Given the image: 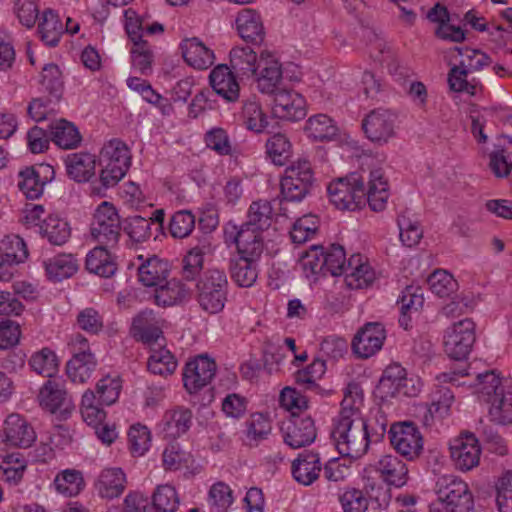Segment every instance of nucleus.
Masks as SVG:
<instances>
[{
  "mask_svg": "<svg viewBox=\"0 0 512 512\" xmlns=\"http://www.w3.org/2000/svg\"><path fill=\"white\" fill-rule=\"evenodd\" d=\"M471 376L474 377V382H470L469 385L473 386L478 396L489 405L488 416L491 422L502 426L511 424L512 393L506 390L502 378L495 370L477 372L470 365L468 369L442 373L437 377V380L440 383H450L459 387L467 383L466 381H461V378Z\"/></svg>",
  "mask_w": 512,
  "mask_h": 512,
  "instance_id": "nucleus-1",
  "label": "nucleus"
},
{
  "mask_svg": "<svg viewBox=\"0 0 512 512\" xmlns=\"http://www.w3.org/2000/svg\"><path fill=\"white\" fill-rule=\"evenodd\" d=\"M327 190L331 203L340 210H355L367 200L373 211H383L389 197L388 182L381 168L369 172L367 188L363 177L352 173L331 182Z\"/></svg>",
  "mask_w": 512,
  "mask_h": 512,
  "instance_id": "nucleus-2",
  "label": "nucleus"
},
{
  "mask_svg": "<svg viewBox=\"0 0 512 512\" xmlns=\"http://www.w3.org/2000/svg\"><path fill=\"white\" fill-rule=\"evenodd\" d=\"M331 437L342 456L358 459L368 450L369 426L360 413L353 410H341L334 420Z\"/></svg>",
  "mask_w": 512,
  "mask_h": 512,
  "instance_id": "nucleus-3",
  "label": "nucleus"
},
{
  "mask_svg": "<svg viewBox=\"0 0 512 512\" xmlns=\"http://www.w3.org/2000/svg\"><path fill=\"white\" fill-rule=\"evenodd\" d=\"M196 300L207 314L220 313L226 304L228 279L224 271L213 268L200 275L196 287Z\"/></svg>",
  "mask_w": 512,
  "mask_h": 512,
  "instance_id": "nucleus-4",
  "label": "nucleus"
},
{
  "mask_svg": "<svg viewBox=\"0 0 512 512\" xmlns=\"http://www.w3.org/2000/svg\"><path fill=\"white\" fill-rule=\"evenodd\" d=\"M131 164L128 146L119 139L107 142L100 151V182L104 188L114 187L126 175Z\"/></svg>",
  "mask_w": 512,
  "mask_h": 512,
  "instance_id": "nucleus-5",
  "label": "nucleus"
},
{
  "mask_svg": "<svg viewBox=\"0 0 512 512\" xmlns=\"http://www.w3.org/2000/svg\"><path fill=\"white\" fill-rule=\"evenodd\" d=\"M435 493L440 505L456 512H471L474 498L468 484L459 476L444 474L437 477Z\"/></svg>",
  "mask_w": 512,
  "mask_h": 512,
  "instance_id": "nucleus-6",
  "label": "nucleus"
},
{
  "mask_svg": "<svg viewBox=\"0 0 512 512\" xmlns=\"http://www.w3.org/2000/svg\"><path fill=\"white\" fill-rule=\"evenodd\" d=\"M90 235L94 242L110 249L118 246L121 238V222L113 204L104 201L95 210L90 224Z\"/></svg>",
  "mask_w": 512,
  "mask_h": 512,
  "instance_id": "nucleus-7",
  "label": "nucleus"
},
{
  "mask_svg": "<svg viewBox=\"0 0 512 512\" xmlns=\"http://www.w3.org/2000/svg\"><path fill=\"white\" fill-rule=\"evenodd\" d=\"M314 180L311 163L299 158L286 167L280 183L281 194L285 200L301 201L310 192Z\"/></svg>",
  "mask_w": 512,
  "mask_h": 512,
  "instance_id": "nucleus-8",
  "label": "nucleus"
},
{
  "mask_svg": "<svg viewBox=\"0 0 512 512\" xmlns=\"http://www.w3.org/2000/svg\"><path fill=\"white\" fill-rule=\"evenodd\" d=\"M474 342L475 324L469 318L453 323L444 334L445 352L455 360L466 358Z\"/></svg>",
  "mask_w": 512,
  "mask_h": 512,
  "instance_id": "nucleus-9",
  "label": "nucleus"
},
{
  "mask_svg": "<svg viewBox=\"0 0 512 512\" xmlns=\"http://www.w3.org/2000/svg\"><path fill=\"white\" fill-rule=\"evenodd\" d=\"M225 239L236 245L239 256L260 259L264 249L263 231L229 223L225 228Z\"/></svg>",
  "mask_w": 512,
  "mask_h": 512,
  "instance_id": "nucleus-10",
  "label": "nucleus"
},
{
  "mask_svg": "<svg viewBox=\"0 0 512 512\" xmlns=\"http://www.w3.org/2000/svg\"><path fill=\"white\" fill-rule=\"evenodd\" d=\"M392 447L408 460L416 459L423 450V438L412 422L394 423L389 430Z\"/></svg>",
  "mask_w": 512,
  "mask_h": 512,
  "instance_id": "nucleus-11",
  "label": "nucleus"
},
{
  "mask_svg": "<svg viewBox=\"0 0 512 512\" xmlns=\"http://www.w3.org/2000/svg\"><path fill=\"white\" fill-rule=\"evenodd\" d=\"M378 388L385 397H413L420 392L421 384L407 378L406 370L400 364L394 363L384 370Z\"/></svg>",
  "mask_w": 512,
  "mask_h": 512,
  "instance_id": "nucleus-12",
  "label": "nucleus"
},
{
  "mask_svg": "<svg viewBox=\"0 0 512 512\" xmlns=\"http://www.w3.org/2000/svg\"><path fill=\"white\" fill-rule=\"evenodd\" d=\"M449 449L453 464L460 471L468 472L480 463L481 448L473 433L463 432L453 438Z\"/></svg>",
  "mask_w": 512,
  "mask_h": 512,
  "instance_id": "nucleus-13",
  "label": "nucleus"
},
{
  "mask_svg": "<svg viewBox=\"0 0 512 512\" xmlns=\"http://www.w3.org/2000/svg\"><path fill=\"white\" fill-rule=\"evenodd\" d=\"M396 115L387 109H375L365 116L362 128L373 143L383 145L395 136Z\"/></svg>",
  "mask_w": 512,
  "mask_h": 512,
  "instance_id": "nucleus-14",
  "label": "nucleus"
},
{
  "mask_svg": "<svg viewBox=\"0 0 512 512\" xmlns=\"http://www.w3.org/2000/svg\"><path fill=\"white\" fill-rule=\"evenodd\" d=\"M252 77H255L259 92L273 95L281 90L279 85L283 78L282 65L272 52L262 50L259 54L257 71Z\"/></svg>",
  "mask_w": 512,
  "mask_h": 512,
  "instance_id": "nucleus-15",
  "label": "nucleus"
},
{
  "mask_svg": "<svg viewBox=\"0 0 512 512\" xmlns=\"http://www.w3.org/2000/svg\"><path fill=\"white\" fill-rule=\"evenodd\" d=\"M273 114L283 120L299 121L307 115L305 98L292 89H281L273 94Z\"/></svg>",
  "mask_w": 512,
  "mask_h": 512,
  "instance_id": "nucleus-16",
  "label": "nucleus"
},
{
  "mask_svg": "<svg viewBox=\"0 0 512 512\" xmlns=\"http://www.w3.org/2000/svg\"><path fill=\"white\" fill-rule=\"evenodd\" d=\"M216 373V363L207 356L200 355L189 361L183 371V383L190 393H196L208 385Z\"/></svg>",
  "mask_w": 512,
  "mask_h": 512,
  "instance_id": "nucleus-17",
  "label": "nucleus"
},
{
  "mask_svg": "<svg viewBox=\"0 0 512 512\" xmlns=\"http://www.w3.org/2000/svg\"><path fill=\"white\" fill-rule=\"evenodd\" d=\"M54 177V169L48 164L27 167L19 172L18 187L29 199H37L43 194L44 186Z\"/></svg>",
  "mask_w": 512,
  "mask_h": 512,
  "instance_id": "nucleus-18",
  "label": "nucleus"
},
{
  "mask_svg": "<svg viewBox=\"0 0 512 512\" xmlns=\"http://www.w3.org/2000/svg\"><path fill=\"white\" fill-rule=\"evenodd\" d=\"M386 339L384 326L378 322L367 323L354 337L352 347L361 358L376 354Z\"/></svg>",
  "mask_w": 512,
  "mask_h": 512,
  "instance_id": "nucleus-19",
  "label": "nucleus"
},
{
  "mask_svg": "<svg viewBox=\"0 0 512 512\" xmlns=\"http://www.w3.org/2000/svg\"><path fill=\"white\" fill-rule=\"evenodd\" d=\"M344 281L349 289H367L377 279V274L368 260L361 254L352 255L344 271Z\"/></svg>",
  "mask_w": 512,
  "mask_h": 512,
  "instance_id": "nucleus-20",
  "label": "nucleus"
},
{
  "mask_svg": "<svg viewBox=\"0 0 512 512\" xmlns=\"http://www.w3.org/2000/svg\"><path fill=\"white\" fill-rule=\"evenodd\" d=\"M316 428L308 415H293L286 424L284 441L293 449H298L314 442Z\"/></svg>",
  "mask_w": 512,
  "mask_h": 512,
  "instance_id": "nucleus-21",
  "label": "nucleus"
},
{
  "mask_svg": "<svg viewBox=\"0 0 512 512\" xmlns=\"http://www.w3.org/2000/svg\"><path fill=\"white\" fill-rule=\"evenodd\" d=\"M5 442L14 447L28 448L36 440L34 428L21 415L12 413L4 421Z\"/></svg>",
  "mask_w": 512,
  "mask_h": 512,
  "instance_id": "nucleus-22",
  "label": "nucleus"
},
{
  "mask_svg": "<svg viewBox=\"0 0 512 512\" xmlns=\"http://www.w3.org/2000/svg\"><path fill=\"white\" fill-rule=\"evenodd\" d=\"M238 35L246 42L260 44L265 38V28L260 13L252 8L239 10L235 17Z\"/></svg>",
  "mask_w": 512,
  "mask_h": 512,
  "instance_id": "nucleus-23",
  "label": "nucleus"
},
{
  "mask_svg": "<svg viewBox=\"0 0 512 512\" xmlns=\"http://www.w3.org/2000/svg\"><path fill=\"white\" fill-rule=\"evenodd\" d=\"M180 49L185 62L195 69L205 70L214 64V52L197 37L183 39Z\"/></svg>",
  "mask_w": 512,
  "mask_h": 512,
  "instance_id": "nucleus-24",
  "label": "nucleus"
},
{
  "mask_svg": "<svg viewBox=\"0 0 512 512\" xmlns=\"http://www.w3.org/2000/svg\"><path fill=\"white\" fill-rule=\"evenodd\" d=\"M137 259L140 263L137 266L139 281L147 286L153 287L164 283L169 276V263L153 255L144 258L139 255Z\"/></svg>",
  "mask_w": 512,
  "mask_h": 512,
  "instance_id": "nucleus-25",
  "label": "nucleus"
},
{
  "mask_svg": "<svg viewBox=\"0 0 512 512\" xmlns=\"http://www.w3.org/2000/svg\"><path fill=\"white\" fill-rule=\"evenodd\" d=\"M131 332L137 340L150 346L158 344L162 337L160 321L150 310L140 312L133 319Z\"/></svg>",
  "mask_w": 512,
  "mask_h": 512,
  "instance_id": "nucleus-26",
  "label": "nucleus"
},
{
  "mask_svg": "<svg viewBox=\"0 0 512 512\" xmlns=\"http://www.w3.org/2000/svg\"><path fill=\"white\" fill-rule=\"evenodd\" d=\"M234 73L227 65H218L209 76L213 90L228 102L239 98L240 87Z\"/></svg>",
  "mask_w": 512,
  "mask_h": 512,
  "instance_id": "nucleus-27",
  "label": "nucleus"
},
{
  "mask_svg": "<svg viewBox=\"0 0 512 512\" xmlns=\"http://www.w3.org/2000/svg\"><path fill=\"white\" fill-rule=\"evenodd\" d=\"M380 478L389 486L402 487L408 480L406 463L394 455H385L375 466Z\"/></svg>",
  "mask_w": 512,
  "mask_h": 512,
  "instance_id": "nucleus-28",
  "label": "nucleus"
},
{
  "mask_svg": "<svg viewBox=\"0 0 512 512\" xmlns=\"http://www.w3.org/2000/svg\"><path fill=\"white\" fill-rule=\"evenodd\" d=\"M292 475L294 479L305 486L311 485L321 471V464L318 454L311 451H304L292 462Z\"/></svg>",
  "mask_w": 512,
  "mask_h": 512,
  "instance_id": "nucleus-29",
  "label": "nucleus"
},
{
  "mask_svg": "<svg viewBox=\"0 0 512 512\" xmlns=\"http://www.w3.org/2000/svg\"><path fill=\"white\" fill-rule=\"evenodd\" d=\"M113 249L98 244L86 256V268L89 272L101 277H111L117 270V264L112 254Z\"/></svg>",
  "mask_w": 512,
  "mask_h": 512,
  "instance_id": "nucleus-30",
  "label": "nucleus"
},
{
  "mask_svg": "<svg viewBox=\"0 0 512 512\" xmlns=\"http://www.w3.org/2000/svg\"><path fill=\"white\" fill-rule=\"evenodd\" d=\"M193 422L192 411L186 407H176L166 411L162 420L165 437L176 439L185 434Z\"/></svg>",
  "mask_w": 512,
  "mask_h": 512,
  "instance_id": "nucleus-31",
  "label": "nucleus"
},
{
  "mask_svg": "<svg viewBox=\"0 0 512 512\" xmlns=\"http://www.w3.org/2000/svg\"><path fill=\"white\" fill-rule=\"evenodd\" d=\"M38 401L40 406L50 413H56L62 407L66 410L70 405V399L63 385L56 380L45 382L39 390Z\"/></svg>",
  "mask_w": 512,
  "mask_h": 512,
  "instance_id": "nucleus-32",
  "label": "nucleus"
},
{
  "mask_svg": "<svg viewBox=\"0 0 512 512\" xmlns=\"http://www.w3.org/2000/svg\"><path fill=\"white\" fill-rule=\"evenodd\" d=\"M126 482V475L121 468H106L98 478L97 490L103 498H117L124 492Z\"/></svg>",
  "mask_w": 512,
  "mask_h": 512,
  "instance_id": "nucleus-33",
  "label": "nucleus"
},
{
  "mask_svg": "<svg viewBox=\"0 0 512 512\" xmlns=\"http://www.w3.org/2000/svg\"><path fill=\"white\" fill-rule=\"evenodd\" d=\"M230 65L235 74L241 77H252L258 67L259 55L248 46H237L230 51Z\"/></svg>",
  "mask_w": 512,
  "mask_h": 512,
  "instance_id": "nucleus-34",
  "label": "nucleus"
},
{
  "mask_svg": "<svg viewBox=\"0 0 512 512\" xmlns=\"http://www.w3.org/2000/svg\"><path fill=\"white\" fill-rule=\"evenodd\" d=\"M95 157L90 153H73L66 157L68 176L76 182H86L95 173Z\"/></svg>",
  "mask_w": 512,
  "mask_h": 512,
  "instance_id": "nucleus-35",
  "label": "nucleus"
},
{
  "mask_svg": "<svg viewBox=\"0 0 512 512\" xmlns=\"http://www.w3.org/2000/svg\"><path fill=\"white\" fill-rule=\"evenodd\" d=\"M51 140L63 149L77 148L82 140L78 128L65 119H59L50 125Z\"/></svg>",
  "mask_w": 512,
  "mask_h": 512,
  "instance_id": "nucleus-36",
  "label": "nucleus"
},
{
  "mask_svg": "<svg viewBox=\"0 0 512 512\" xmlns=\"http://www.w3.org/2000/svg\"><path fill=\"white\" fill-rule=\"evenodd\" d=\"M38 33L41 40L47 45L54 47L58 45L61 36L64 33V25L59 15L53 10H45L38 25Z\"/></svg>",
  "mask_w": 512,
  "mask_h": 512,
  "instance_id": "nucleus-37",
  "label": "nucleus"
},
{
  "mask_svg": "<svg viewBox=\"0 0 512 512\" xmlns=\"http://www.w3.org/2000/svg\"><path fill=\"white\" fill-rule=\"evenodd\" d=\"M305 132L314 141H327L337 135L338 127L328 115L316 114L306 121Z\"/></svg>",
  "mask_w": 512,
  "mask_h": 512,
  "instance_id": "nucleus-38",
  "label": "nucleus"
},
{
  "mask_svg": "<svg viewBox=\"0 0 512 512\" xmlns=\"http://www.w3.org/2000/svg\"><path fill=\"white\" fill-rule=\"evenodd\" d=\"M157 345V348L151 346L150 356L147 361L148 370L160 376L173 374L177 367L174 355L159 343Z\"/></svg>",
  "mask_w": 512,
  "mask_h": 512,
  "instance_id": "nucleus-39",
  "label": "nucleus"
},
{
  "mask_svg": "<svg viewBox=\"0 0 512 512\" xmlns=\"http://www.w3.org/2000/svg\"><path fill=\"white\" fill-rule=\"evenodd\" d=\"M259 259H250V257L239 256L231 261V278L240 287L252 286L258 276L257 261Z\"/></svg>",
  "mask_w": 512,
  "mask_h": 512,
  "instance_id": "nucleus-40",
  "label": "nucleus"
},
{
  "mask_svg": "<svg viewBox=\"0 0 512 512\" xmlns=\"http://www.w3.org/2000/svg\"><path fill=\"white\" fill-rule=\"evenodd\" d=\"M47 275L50 279L60 281L74 275L78 270V261L71 254H59L44 261Z\"/></svg>",
  "mask_w": 512,
  "mask_h": 512,
  "instance_id": "nucleus-41",
  "label": "nucleus"
},
{
  "mask_svg": "<svg viewBox=\"0 0 512 512\" xmlns=\"http://www.w3.org/2000/svg\"><path fill=\"white\" fill-rule=\"evenodd\" d=\"M245 127L256 133L263 132L269 125L268 117L255 97L247 99L242 107Z\"/></svg>",
  "mask_w": 512,
  "mask_h": 512,
  "instance_id": "nucleus-42",
  "label": "nucleus"
},
{
  "mask_svg": "<svg viewBox=\"0 0 512 512\" xmlns=\"http://www.w3.org/2000/svg\"><path fill=\"white\" fill-rule=\"evenodd\" d=\"M97 365L94 355L73 356L66 364V374L71 382L84 384L90 379Z\"/></svg>",
  "mask_w": 512,
  "mask_h": 512,
  "instance_id": "nucleus-43",
  "label": "nucleus"
},
{
  "mask_svg": "<svg viewBox=\"0 0 512 512\" xmlns=\"http://www.w3.org/2000/svg\"><path fill=\"white\" fill-rule=\"evenodd\" d=\"M156 287L154 298L158 306H173L181 302L187 295L185 285L176 279L165 281V284L162 283Z\"/></svg>",
  "mask_w": 512,
  "mask_h": 512,
  "instance_id": "nucleus-44",
  "label": "nucleus"
},
{
  "mask_svg": "<svg viewBox=\"0 0 512 512\" xmlns=\"http://www.w3.org/2000/svg\"><path fill=\"white\" fill-rule=\"evenodd\" d=\"M273 209L269 201H253L247 212V221L244 225L256 230H267L272 222Z\"/></svg>",
  "mask_w": 512,
  "mask_h": 512,
  "instance_id": "nucleus-45",
  "label": "nucleus"
},
{
  "mask_svg": "<svg viewBox=\"0 0 512 512\" xmlns=\"http://www.w3.org/2000/svg\"><path fill=\"white\" fill-rule=\"evenodd\" d=\"M27 470V460L20 453H12L3 459L0 464L2 478L10 485H17Z\"/></svg>",
  "mask_w": 512,
  "mask_h": 512,
  "instance_id": "nucleus-46",
  "label": "nucleus"
},
{
  "mask_svg": "<svg viewBox=\"0 0 512 512\" xmlns=\"http://www.w3.org/2000/svg\"><path fill=\"white\" fill-rule=\"evenodd\" d=\"M266 153L275 165L282 166L292 155V144L286 135L276 133L266 141Z\"/></svg>",
  "mask_w": 512,
  "mask_h": 512,
  "instance_id": "nucleus-47",
  "label": "nucleus"
},
{
  "mask_svg": "<svg viewBox=\"0 0 512 512\" xmlns=\"http://www.w3.org/2000/svg\"><path fill=\"white\" fill-rule=\"evenodd\" d=\"M208 507L211 512H226L233 504V491L222 481L214 483L208 493Z\"/></svg>",
  "mask_w": 512,
  "mask_h": 512,
  "instance_id": "nucleus-48",
  "label": "nucleus"
},
{
  "mask_svg": "<svg viewBox=\"0 0 512 512\" xmlns=\"http://www.w3.org/2000/svg\"><path fill=\"white\" fill-rule=\"evenodd\" d=\"M83 485L82 474L75 469L63 470L54 479L56 491L68 497L77 495L82 490Z\"/></svg>",
  "mask_w": 512,
  "mask_h": 512,
  "instance_id": "nucleus-49",
  "label": "nucleus"
},
{
  "mask_svg": "<svg viewBox=\"0 0 512 512\" xmlns=\"http://www.w3.org/2000/svg\"><path fill=\"white\" fill-rule=\"evenodd\" d=\"M41 232L53 245H63L70 237L68 223L57 216H49L41 226Z\"/></svg>",
  "mask_w": 512,
  "mask_h": 512,
  "instance_id": "nucleus-50",
  "label": "nucleus"
},
{
  "mask_svg": "<svg viewBox=\"0 0 512 512\" xmlns=\"http://www.w3.org/2000/svg\"><path fill=\"white\" fill-rule=\"evenodd\" d=\"M323 275L329 273L332 276L343 275L347 267L346 254L342 246L332 244L324 248Z\"/></svg>",
  "mask_w": 512,
  "mask_h": 512,
  "instance_id": "nucleus-51",
  "label": "nucleus"
},
{
  "mask_svg": "<svg viewBox=\"0 0 512 512\" xmlns=\"http://www.w3.org/2000/svg\"><path fill=\"white\" fill-rule=\"evenodd\" d=\"M179 503L177 491L170 485L158 486L152 495V507L155 512H176Z\"/></svg>",
  "mask_w": 512,
  "mask_h": 512,
  "instance_id": "nucleus-52",
  "label": "nucleus"
},
{
  "mask_svg": "<svg viewBox=\"0 0 512 512\" xmlns=\"http://www.w3.org/2000/svg\"><path fill=\"white\" fill-rule=\"evenodd\" d=\"M319 229L317 216L308 214L296 220L290 231L291 240L296 244H302L312 239Z\"/></svg>",
  "mask_w": 512,
  "mask_h": 512,
  "instance_id": "nucleus-53",
  "label": "nucleus"
},
{
  "mask_svg": "<svg viewBox=\"0 0 512 512\" xmlns=\"http://www.w3.org/2000/svg\"><path fill=\"white\" fill-rule=\"evenodd\" d=\"M512 472L505 471L495 482V502L498 512H512Z\"/></svg>",
  "mask_w": 512,
  "mask_h": 512,
  "instance_id": "nucleus-54",
  "label": "nucleus"
},
{
  "mask_svg": "<svg viewBox=\"0 0 512 512\" xmlns=\"http://www.w3.org/2000/svg\"><path fill=\"white\" fill-rule=\"evenodd\" d=\"M81 415L83 420L92 427L103 424L106 413L96 404V395L93 391H86L82 396Z\"/></svg>",
  "mask_w": 512,
  "mask_h": 512,
  "instance_id": "nucleus-55",
  "label": "nucleus"
},
{
  "mask_svg": "<svg viewBox=\"0 0 512 512\" xmlns=\"http://www.w3.org/2000/svg\"><path fill=\"white\" fill-rule=\"evenodd\" d=\"M427 281L432 293L441 298L449 297L458 289L457 281L445 270L435 271Z\"/></svg>",
  "mask_w": 512,
  "mask_h": 512,
  "instance_id": "nucleus-56",
  "label": "nucleus"
},
{
  "mask_svg": "<svg viewBox=\"0 0 512 512\" xmlns=\"http://www.w3.org/2000/svg\"><path fill=\"white\" fill-rule=\"evenodd\" d=\"M29 364L35 372L46 377H52L58 367L55 353L48 348H43L34 353L29 360Z\"/></svg>",
  "mask_w": 512,
  "mask_h": 512,
  "instance_id": "nucleus-57",
  "label": "nucleus"
},
{
  "mask_svg": "<svg viewBox=\"0 0 512 512\" xmlns=\"http://www.w3.org/2000/svg\"><path fill=\"white\" fill-rule=\"evenodd\" d=\"M400 239L404 245L412 247L419 243L423 236V231L418 221L413 220L407 212L402 213L397 219Z\"/></svg>",
  "mask_w": 512,
  "mask_h": 512,
  "instance_id": "nucleus-58",
  "label": "nucleus"
},
{
  "mask_svg": "<svg viewBox=\"0 0 512 512\" xmlns=\"http://www.w3.org/2000/svg\"><path fill=\"white\" fill-rule=\"evenodd\" d=\"M128 441L131 453L136 457L143 456L149 450L151 433L146 426L133 425L128 432Z\"/></svg>",
  "mask_w": 512,
  "mask_h": 512,
  "instance_id": "nucleus-59",
  "label": "nucleus"
},
{
  "mask_svg": "<svg viewBox=\"0 0 512 512\" xmlns=\"http://www.w3.org/2000/svg\"><path fill=\"white\" fill-rule=\"evenodd\" d=\"M454 399V394L450 388L440 386L432 393V402L428 412L431 416L436 415L439 418H444L449 415Z\"/></svg>",
  "mask_w": 512,
  "mask_h": 512,
  "instance_id": "nucleus-60",
  "label": "nucleus"
},
{
  "mask_svg": "<svg viewBox=\"0 0 512 512\" xmlns=\"http://www.w3.org/2000/svg\"><path fill=\"white\" fill-rule=\"evenodd\" d=\"M41 85L55 100L60 99L63 80L61 71L57 65L47 64L44 66L41 73Z\"/></svg>",
  "mask_w": 512,
  "mask_h": 512,
  "instance_id": "nucleus-61",
  "label": "nucleus"
},
{
  "mask_svg": "<svg viewBox=\"0 0 512 512\" xmlns=\"http://www.w3.org/2000/svg\"><path fill=\"white\" fill-rule=\"evenodd\" d=\"M195 227V216L188 210H180L173 214L169 223V231L174 238L189 236Z\"/></svg>",
  "mask_w": 512,
  "mask_h": 512,
  "instance_id": "nucleus-62",
  "label": "nucleus"
},
{
  "mask_svg": "<svg viewBox=\"0 0 512 512\" xmlns=\"http://www.w3.org/2000/svg\"><path fill=\"white\" fill-rule=\"evenodd\" d=\"M121 382L118 377L105 376L100 379L96 386L98 401L100 404H114L120 394Z\"/></svg>",
  "mask_w": 512,
  "mask_h": 512,
  "instance_id": "nucleus-63",
  "label": "nucleus"
},
{
  "mask_svg": "<svg viewBox=\"0 0 512 512\" xmlns=\"http://www.w3.org/2000/svg\"><path fill=\"white\" fill-rule=\"evenodd\" d=\"M339 501L344 512H365L369 505V500L363 491L355 488L344 491Z\"/></svg>",
  "mask_w": 512,
  "mask_h": 512,
  "instance_id": "nucleus-64",
  "label": "nucleus"
}]
</instances>
